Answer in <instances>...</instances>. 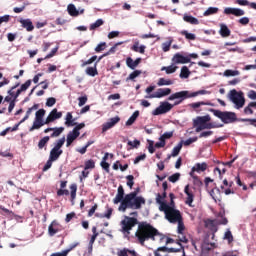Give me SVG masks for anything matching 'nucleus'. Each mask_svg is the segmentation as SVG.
I'll list each match as a JSON object with an SVG mask.
<instances>
[{"instance_id":"nucleus-43","label":"nucleus","mask_w":256,"mask_h":256,"mask_svg":"<svg viewBox=\"0 0 256 256\" xmlns=\"http://www.w3.org/2000/svg\"><path fill=\"white\" fill-rule=\"evenodd\" d=\"M169 41H166L164 43H162V51H164V53H167V51H169L171 49V44L173 43V38H169Z\"/></svg>"},{"instance_id":"nucleus-1","label":"nucleus","mask_w":256,"mask_h":256,"mask_svg":"<svg viewBox=\"0 0 256 256\" xmlns=\"http://www.w3.org/2000/svg\"><path fill=\"white\" fill-rule=\"evenodd\" d=\"M136 238L138 239L140 245H145V241H163L164 237L159 233V230L155 229L151 224L142 222L138 225V230L135 233Z\"/></svg>"},{"instance_id":"nucleus-41","label":"nucleus","mask_w":256,"mask_h":256,"mask_svg":"<svg viewBox=\"0 0 256 256\" xmlns=\"http://www.w3.org/2000/svg\"><path fill=\"white\" fill-rule=\"evenodd\" d=\"M53 133L51 134V137H59V135H61V133H63L65 131L64 127H55L52 128Z\"/></svg>"},{"instance_id":"nucleus-35","label":"nucleus","mask_w":256,"mask_h":256,"mask_svg":"<svg viewBox=\"0 0 256 256\" xmlns=\"http://www.w3.org/2000/svg\"><path fill=\"white\" fill-rule=\"evenodd\" d=\"M219 13V8L217 7H209L204 13V17H209L210 15H215Z\"/></svg>"},{"instance_id":"nucleus-49","label":"nucleus","mask_w":256,"mask_h":256,"mask_svg":"<svg viewBox=\"0 0 256 256\" xmlns=\"http://www.w3.org/2000/svg\"><path fill=\"white\" fill-rule=\"evenodd\" d=\"M49 136L43 137L39 142H38V147L39 149H43L49 143Z\"/></svg>"},{"instance_id":"nucleus-25","label":"nucleus","mask_w":256,"mask_h":256,"mask_svg":"<svg viewBox=\"0 0 256 256\" xmlns=\"http://www.w3.org/2000/svg\"><path fill=\"white\" fill-rule=\"evenodd\" d=\"M177 69H179V67L172 62L170 66H163L161 71H165L166 75H172V73H175Z\"/></svg>"},{"instance_id":"nucleus-9","label":"nucleus","mask_w":256,"mask_h":256,"mask_svg":"<svg viewBox=\"0 0 256 256\" xmlns=\"http://www.w3.org/2000/svg\"><path fill=\"white\" fill-rule=\"evenodd\" d=\"M167 95H171V88H159L153 94L145 96V99H161Z\"/></svg>"},{"instance_id":"nucleus-32","label":"nucleus","mask_w":256,"mask_h":256,"mask_svg":"<svg viewBox=\"0 0 256 256\" xmlns=\"http://www.w3.org/2000/svg\"><path fill=\"white\" fill-rule=\"evenodd\" d=\"M183 19L186 23H190V25H199V19H197L191 15L185 14Z\"/></svg>"},{"instance_id":"nucleus-33","label":"nucleus","mask_w":256,"mask_h":256,"mask_svg":"<svg viewBox=\"0 0 256 256\" xmlns=\"http://www.w3.org/2000/svg\"><path fill=\"white\" fill-rule=\"evenodd\" d=\"M189 75H191V71L187 66H183L179 75L180 79H189Z\"/></svg>"},{"instance_id":"nucleus-53","label":"nucleus","mask_w":256,"mask_h":256,"mask_svg":"<svg viewBox=\"0 0 256 256\" xmlns=\"http://www.w3.org/2000/svg\"><path fill=\"white\" fill-rule=\"evenodd\" d=\"M224 240L228 241V243H233V234L231 233V230L225 232Z\"/></svg>"},{"instance_id":"nucleus-10","label":"nucleus","mask_w":256,"mask_h":256,"mask_svg":"<svg viewBox=\"0 0 256 256\" xmlns=\"http://www.w3.org/2000/svg\"><path fill=\"white\" fill-rule=\"evenodd\" d=\"M62 231H63V226L57 220H53L51 224L48 226L49 237H55L57 233H61Z\"/></svg>"},{"instance_id":"nucleus-16","label":"nucleus","mask_w":256,"mask_h":256,"mask_svg":"<svg viewBox=\"0 0 256 256\" xmlns=\"http://www.w3.org/2000/svg\"><path fill=\"white\" fill-rule=\"evenodd\" d=\"M125 200V190L123 189V186L120 185L118 187L117 194L113 200L114 205H119V203H123Z\"/></svg>"},{"instance_id":"nucleus-29","label":"nucleus","mask_w":256,"mask_h":256,"mask_svg":"<svg viewBox=\"0 0 256 256\" xmlns=\"http://www.w3.org/2000/svg\"><path fill=\"white\" fill-rule=\"evenodd\" d=\"M67 11L71 17H79V10H77V7H75L74 4H69L67 6Z\"/></svg>"},{"instance_id":"nucleus-8","label":"nucleus","mask_w":256,"mask_h":256,"mask_svg":"<svg viewBox=\"0 0 256 256\" xmlns=\"http://www.w3.org/2000/svg\"><path fill=\"white\" fill-rule=\"evenodd\" d=\"M165 219L169 221V223H177V221H181L183 216H181V212L177 209H174V206L171 207L170 211L165 216Z\"/></svg>"},{"instance_id":"nucleus-52","label":"nucleus","mask_w":256,"mask_h":256,"mask_svg":"<svg viewBox=\"0 0 256 256\" xmlns=\"http://www.w3.org/2000/svg\"><path fill=\"white\" fill-rule=\"evenodd\" d=\"M43 117H45V109H39L38 111H36L35 113V119L41 121V119H43Z\"/></svg>"},{"instance_id":"nucleus-56","label":"nucleus","mask_w":256,"mask_h":256,"mask_svg":"<svg viewBox=\"0 0 256 256\" xmlns=\"http://www.w3.org/2000/svg\"><path fill=\"white\" fill-rule=\"evenodd\" d=\"M84 169L85 171H87L88 169H95V161L93 160L86 161Z\"/></svg>"},{"instance_id":"nucleus-28","label":"nucleus","mask_w":256,"mask_h":256,"mask_svg":"<svg viewBox=\"0 0 256 256\" xmlns=\"http://www.w3.org/2000/svg\"><path fill=\"white\" fill-rule=\"evenodd\" d=\"M219 34L221 37H229V35H231V30L226 26V24H220Z\"/></svg>"},{"instance_id":"nucleus-51","label":"nucleus","mask_w":256,"mask_h":256,"mask_svg":"<svg viewBox=\"0 0 256 256\" xmlns=\"http://www.w3.org/2000/svg\"><path fill=\"white\" fill-rule=\"evenodd\" d=\"M70 190L71 199L73 200L77 197V184H71Z\"/></svg>"},{"instance_id":"nucleus-48","label":"nucleus","mask_w":256,"mask_h":256,"mask_svg":"<svg viewBox=\"0 0 256 256\" xmlns=\"http://www.w3.org/2000/svg\"><path fill=\"white\" fill-rule=\"evenodd\" d=\"M42 124L41 120L34 119L32 127L29 129L30 132L35 131V129H41Z\"/></svg>"},{"instance_id":"nucleus-45","label":"nucleus","mask_w":256,"mask_h":256,"mask_svg":"<svg viewBox=\"0 0 256 256\" xmlns=\"http://www.w3.org/2000/svg\"><path fill=\"white\" fill-rule=\"evenodd\" d=\"M63 145H65V136H63L58 141H56V144L53 147V149H57L58 151H61V147H63Z\"/></svg>"},{"instance_id":"nucleus-47","label":"nucleus","mask_w":256,"mask_h":256,"mask_svg":"<svg viewBox=\"0 0 256 256\" xmlns=\"http://www.w3.org/2000/svg\"><path fill=\"white\" fill-rule=\"evenodd\" d=\"M210 93L211 92L207 90H198L196 92H190L192 99L193 97H199V95H209Z\"/></svg>"},{"instance_id":"nucleus-15","label":"nucleus","mask_w":256,"mask_h":256,"mask_svg":"<svg viewBox=\"0 0 256 256\" xmlns=\"http://www.w3.org/2000/svg\"><path fill=\"white\" fill-rule=\"evenodd\" d=\"M224 15H234L235 17H243L245 10L240 8L226 7L224 9Z\"/></svg>"},{"instance_id":"nucleus-64","label":"nucleus","mask_w":256,"mask_h":256,"mask_svg":"<svg viewBox=\"0 0 256 256\" xmlns=\"http://www.w3.org/2000/svg\"><path fill=\"white\" fill-rule=\"evenodd\" d=\"M69 255V250H64L62 252L53 253L51 256H66Z\"/></svg>"},{"instance_id":"nucleus-21","label":"nucleus","mask_w":256,"mask_h":256,"mask_svg":"<svg viewBox=\"0 0 256 256\" xmlns=\"http://www.w3.org/2000/svg\"><path fill=\"white\" fill-rule=\"evenodd\" d=\"M184 193L187 195L186 197V205H189V207H193V200L195 196L193 195V192L189 190V185H186L184 188Z\"/></svg>"},{"instance_id":"nucleus-27","label":"nucleus","mask_w":256,"mask_h":256,"mask_svg":"<svg viewBox=\"0 0 256 256\" xmlns=\"http://www.w3.org/2000/svg\"><path fill=\"white\" fill-rule=\"evenodd\" d=\"M132 51H135V53H145V49H147V47L145 45H140L139 46V41H136L133 46L131 47Z\"/></svg>"},{"instance_id":"nucleus-19","label":"nucleus","mask_w":256,"mask_h":256,"mask_svg":"<svg viewBox=\"0 0 256 256\" xmlns=\"http://www.w3.org/2000/svg\"><path fill=\"white\" fill-rule=\"evenodd\" d=\"M19 22L21 23V26L23 27V29H26V31H28V32H31V31H33V29H35L33 22L29 18H27V19L21 18L19 20Z\"/></svg>"},{"instance_id":"nucleus-55","label":"nucleus","mask_w":256,"mask_h":256,"mask_svg":"<svg viewBox=\"0 0 256 256\" xmlns=\"http://www.w3.org/2000/svg\"><path fill=\"white\" fill-rule=\"evenodd\" d=\"M245 115H253V104L250 102L245 108H244Z\"/></svg>"},{"instance_id":"nucleus-30","label":"nucleus","mask_w":256,"mask_h":256,"mask_svg":"<svg viewBox=\"0 0 256 256\" xmlns=\"http://www.w3.org/2000/svg\"><path fill=\"white\" fill-rule=\"evenodd\" d=\"M139 117V110H136L126 121V127H131L135 121H137V118Z\"/></svg>"},{"instance_id":"nucleus-11","label":"nucleus","mask_w":256,"mask_h":256,"mask_svg":"<svg viewBox=\"0 0 256 256\" xmlns=\"http://www.w3.org/2000/svg\"><path fill=\"white\" fill-rule=\"evenodd\" d=\"M172 63H174V65H185V63H191V58L181 53H176L172 57Z\"/></svg>"},{"instance_id":"nucleus-13","label":"nucleus","mask_w":256,"mask_h":256,"mask_svg":"<svg viewBox=\"0 0 256 256\" xmlns=\"http://www.w3.org/2000/svg\"><path fill=\"white\" fill-rule=\"evenodd\" d=\"M210 237H211V239H214L215 233L206 234L204 241L202 243V248L205 249L206 251H211V249H213V247H215V240L209 241Z\"/></svg>"},{"instance_id":"nucleus-50","label":"nucleus","mask_w":256,"mask_h":256,"mask_svg":"<svg viewBox=\"0 0 256 256\" xmlns=\"http://www.w3.org/2000/svg\"><path fill=\"white\" fill-rule=\"evenodd\" d=\"M181 174L180 173H175L171 176L168 177V181H170V183H177V181L180 179Z\"/></svg>"},{"instance_id":"nucleus-17","label":"nucleus","mask_w":256,"mask_h":256,"mask_svg":"<svg viewBox=\"0 0 256 256\" xmlns=\"http://www.w3.org/2000/svg\"><path fill=\"white\" fill-rule=\"evenodd\" d=\"M159 197H161V194H158L156 197V203H158L159 206V211H162L165 214V217L169 213L170 209L173 207L172 205H168L167 203L159 200Z\"/></svg>"},{"instance_id":"nucleus-3","label":"nucleus","mask_w":256,"mask_h":256,"mask_svg":"<svg viewBox=\"0 0 256 256\" xmlns=\"http://www.w3.org/2000/svg\"><path fill=\"white\" fill-rule=\"evenodd\" d=\"M209 111L210 113H213L214 117L220 119V121L225 125H231V123H237V121H239L235 112L221 111L213 108H210Z\"/></svg>"},{"instance_id":"nucleus-44","label":"nucleus","mask_w":256,"mask_h":256,"mask_svg":"<svg viewBox=\"0 0 256 256\" xmlns=\"http://www.w3.org/2000/svg\"><path fill=\"white\" fill-rule=\"evenodd\" d=\"M240 75L239 70H226L224 72V77H237Z\"/></svg>"},{"instance_id":"nucleus-62","label":"nucleus","mask_w":256,"mask_h":256,"mask_svg":"<svg viewBox=\"0 0 256 256\" xmlns=\"http://www.w3.org/2000/svg\"><path fill=\"white\" fill-rule=\"evenodd\" d=\"M248 99H251L252 101H256V91L250 90L247 94Z\"/></svg>"},{"instance_id":"nucleus-40","label":"nucleus","mask_w":256,"mask_h":256,"mask_svg":"<svg viewBox=\"0 0 256 256\" xmlns=\"http://www.w3.org/2000/svg\"><path fill=\"white\" fill-rule=\"evenodd\" d=\"M203 105H210L211 107H213L212 103H207V102H203V101L191 103V104H189V107H191L192 109H199V107H201Z\"/></svg>"},{"instance_id":"nucleus-2","label":"nucleus","mask_w":256,"mask_h":256,"mask_svg":"<svg viewBox=\"0 0 256 256\" xmlns=\"http://www.w3.org/2000/svg\"><path fill=\"white\" fill-rule=\"evenodd\" d=\"M146 201L143 196H137V191L131 192L124 197V200L120 203L118 211L125 213L127 209H141L145 205Z\"/></svg>"},{"instance_id":"nucleus-58","label":"nucleus","mask_w":256,"mask_h":256,"mask_svg":"<svg viewBox=\"0 0 256 256\" xmlns=\"http://www.w3.org/2000/svg\"><path fill=\"white\" fill-rule=\"evenodd\" d=\"M127 179V185L130 187V189H133V185H135L134 179L135 177L133 175L126 176Z\"/></svg>"},{"instance_id":"nucleus-6","label":"nucleus","mask_w":256,"mask_h":256,"mask_svg":"<svg viewBox=\"0 0 256 256\" xmlns=\"http://www.w3.org/2000/svg\"><path fill=\"white\" fill-rule=\"evenodd\" d=\"M137 223H139L137 221V218L126 216L125 219L121 221L122 233L129 234V231H131L133 229V227H135V225H137Z\"/></svg>"},{"instance_id":"nucleus-63","label":"nucleus","mask_w":256,"mask_h":256,"mask_svg":"<svg viewBox=\"0 0 256 256\" xmlns=\"http://www.w3.org/2000/svg\"><path fill=\"white\" fill-rule=\"evenodd\" d=\"M173 137V132H165L160 136L164 141H167V139H171Z\"/></svg>"},{"instance_id":"nucleus-14","label":"nucleus","mask_w":256,"mask_h":256,"mask_svg":"<svg viewBox=\"0 0 256 256\" xmlns=\"http://www.w3.org/2000/svg\"><path fill=\"white\" fill-rule=\"evenodd\" d=\"M179 248H168L166 246H162L159 247L156 251H158V253H181L182 251V256H185V250L183 249V246L181 245V243H178Z\"/></svg>"},{"instance_id":"nucleus-57","label":"nucleus","mask_w":256,"mask_h":256,"mask_svg":"<svg viewBox=\"0 0 256 256\" xmlns=\"http://www.w3.org/2000/svg\"><path fill=\"white\" fill-rule=\"evenodd\" d=\"M107 47V43L101 42L98 44L95 48L96 53H101V51H105V48Z\"/></svg>"},{"instance_id":"nucleus-61","label":"nucleus","mask_w":256,"mask_h":256,"mask_svg":"<svg viewBox=\"0 0 256 256\" xmlns=\"http://www.w3.org/2000/svg\"><path fill=\"white\" fill-rule=\"evenodd\" d=\"M128 145L130 147H133L134 149H137L139 147V145H141V141H139V140L128 141Z\"/></svg>"},{"instance_id":"nucleus-37","label":"nucleus","mask_w":256,"mask_h":256,"mask_svg":"<svg viewBox=\"0 0 256 256\" xmlns=\"http://www.w3.org/2000/svg\"><path fill=\"white\" fill-rule=\"evenodd\" d=\"M181 35H184V37L188 40V41H195V39H197V36L193 33H189V31L187 30H183L181 31Z\"/></svg>"},{"instance_id":"nucleus-20","label":"nucleus","mask_w":256,"mask_h":256,"mask_svg":"<svg viewBox=\"0 0 256 256\" xmlns=\"http://www.w3.org/2000/svg\"><path fill=\"white\" fill-rule=\"evenodd\" d=\"M211 121V116L205 115V116H198L196 119H194V127H197V125H205Z\"/></svg>"},{"instance_id":"nucleus-18","label":"nucleus","mask_w":256,"mask_h":256,"mask_svg":"<svg viewBox=\"0 0 256 256\" xmlns=\"http://www.w3.org/2000/svg\"><path fill=\"white\" fill-rule=\"evenodd\" d=\"M79 135H81V132H75V130L70 131L67 134L66 147H71V144L73 141H75V139H77V137H79Z\"/></svg>"},{"instance_id":"nucleus-22","label":"nucleus","mask_w":256,"mask_h":256,"mask_svg":"<svg viewBox=\"0 0 256 256\" xmlns=\"http://www.w3.org/2000/svg\"><path fill=\"white\" fill-rule=\"evenodd\" d=\"M141 63V58H136L133 60V58L128 57L126 59V65L129 67V69L135 70L137 67H139V64Z\"/></svg>"},{"instance_id":"nucleus-7","label":"nucleus","mask_w":256,"mask_h":256,"mask_svg":"<svg viewBox=\"0 0 256 256\" xmlns=\"http://www.w3.org/2000/svg\"><path fill=\"white\" fill-rule=\"evenodd\" d=\"M175 105L169 103L168 101L161 102L159 107H157L153 112L152 115L157 116V115H165V113H169L171 109H173Z\"/></svg>"},{"instance_id":"nucleus-38","label":"nucleus","mask_w":256,"mask_h":256,"mask_svg":"<svg viewBox=\"0 0 256 256\" xmlns=\"http://www.w3.org/2000/svg\"><path fill=\"white\" fill-rule=\"evenodd\" d=\"M213 124L209 123V124H199L196 127V133H201V131H203V129H213Z\"/></svg>"},{"instance_id":"nucleus-23","label":"nucleus","mask_w":256,"mask_h":256,"mask_svg":"<svg viewBox=\"0 0 256 256\" xmlns=\"http://www.w3.org/2000/svg\"><path fill=\"white\" fill-rule=\"evenodd\" d=\"M61 117H63V113L62 112H58L57 108H54L49 115L47 116V119L50 123H53V121L57 120V119H61Z\"/></svg>"},{"instance_id":"nucleus-31","label":"nucleus","mask_w":256,"mask_h":256,"mask_svg":"<svg viewBox=\"0 0 256 256\" xmlns=\"http://www.w3.org/2000/svg\"><path fill=\"white\" fill-rule=\"evenodd\" d=\"M192 171H196V173H201L203 171H207V163H197L193 168Z\"/></svg>"},{"instance_id":"nucleus-39","label":"nucleus","mask_w":256,"mask_h":256,"mask_svg":"<svg viewBox=\"0 0 256 256\" xmlns=\"http://www.w3.org/2000/svg\"><path fill=\"white\" fill-rule=\"evenodd\" d=\"M86 74L90 77H95V75H97V63H95L94 67H88L86 69Z\"/></svg>"},{"instance_id":"nucleus-26","label":"nucleus","mask_w":256,"mask_h":256,"mask_svg":"<svg viewBox=\"0 0 256 256\" xmlns=\"http://www.w3.org/2000/svg\"><path fill=\"white\" fill-rule=\"evenodd\" d=\"M65 125L66 127H75V125H77L75 119H73V114H71V112H67L66 114Z\"/></svg>"},{"instance_id":"nucleus-36","label":"nucleus","mask_w":256,"mask_h":256,"mask_svg":"<svg viewBox=\"0 0 256 256\" xmlns=\"http://www.w3.org/2000/svg\"><path fill=\"white\" fill-rule=\"evenodd\" d=\"M181 149H183V142L178 143L172 150L171 156L177 157L179 153H181Z\"/></svg>"},{"instance_id":"nucleus-12","label":"nucleus","mask_w":256,"mask_h":256,"mask_svg":"<svg viewBox=\"0 0 256 256\" xmlns=\"http://www.w3.org/2000/svg\"><path fill=\"white\" fill-rule=\"evenodd\" d=\"M119 121H121L119 116L110 118L106 123L102 125V133H106V131H109V129H113V127H115Z\"/></svg>"},{"instance_id":"nucleus-24","label":"nucleus","mask_w":256,"mask_h":256,"mask_svg":"<svg viewBox=\"0 0 256 256\" xmlns=\"http://www.w3.org/2000/svg\"><path fill=\"white\" fill-rule=\"evenodd\" d=\"M63 155V150H57L56 148H52L50 151L49 159L50 161H57L59 157Z\"/></svg>"},{"instance_id":"nucleus-42","label":"nucleus","mask_w":256,"mask_h":256,"mask_svg":"<svg viewBox=\"0 0 256 256\" xmlns=\"http://www.w3.org/2000/svg\"><path fill=\"white\" fill-rule=\"evenodd\" d=\"M103 19H98L94 23L90 25V31H95V29H99L101 25H103Z\"/></svg>"},{"instance_id":"nucleus-60","label":"nucleus","mask_w":256,"mask_h":256,"mask_svg":"<svg viewBox=\"0 0 256 256\" xmlns=\"http://www.w3.org/2000/svg\"><path fill=\"white\" fill-rule=\"evenodd\" d=\"M55 103H57V99L50 97L46 101V107H53V105H55Z\"/></svg>"},{"instance_id":"nucleus-4","label":"nucleus","mask_w":256,"mask_h":256,"mask_svg":"<svg viewBox=\"0 0 256 256\" xmlns=\"http://www.w3.org/2000/svg\"><path fill=\"white\" fill-rule=\"evenodd\" d=\"M229 101L233 103L234 109H243L245 107V94L243 91L232 89L227 95Z\"/></svg>"},{"instance_id":"nucleus-5","label":"nucleus","mask_w":256,"mask_h":256,"mask_svg":"<svg viewBox=\"0 0 256 256\" xmlns=\"http://www.w3.org/2000/svg\"><path fill=\"white\" fill-rule=\"evenodd\" d=\"M185 99H192L191 92L187 90L179 91L176 93L171 94L168 97V101H175L174 105H181Z\"/></svg>"},{"instance_id":"nucleus-34","label":"nucleus","mask_w":256,"mask_h":256,"mask_svg":"<svg viewBox=\"0 0 256 256\" xmlns=\"http://www.w3.org/2000/svg\"><path fill=\"white\" fill-rule=\"evenodd\" d=\"M173 80L170 79H165V78H159L157 85L158 87H164V86H169V85H173Z\"/></svg>"},{"instance_id":"nucleus-54","label":"nucleus","mask_w":256,"mask_h":256,"mask_svg":"<svg viewBox=\"0 0 256 256\" xmlns=\"http://www.w3.org/2000/svg\"><path fill=\"white\" fill-rule=\"evenodd\" d=\"M176 223H178V233L179 235L183 234V231H185V224H183V218L178 220Z\"/></svg>"},{"instance_id":"nucleus-59","label":"nucleus","mask_w":256,"mask_h":256,"mask_svg":"<svg viewBox=\"0 0 256 256\" xmlns=\"http://www.w3.org/2000/svg\"><path fill=\"white\" fill-rule=\"evenodd\" d=\"M197 139V137L188 138L183 142V145H185V147H189V145H191L192 143H196Z\"/></svg>"},{"instance_id":"nucleus-46","label":"nucleus","mask_w":256,"mask_h":256,"mask_svg":"<svg viewBox=\"0 0 256 256\" xmlns=\"http://www.w3.org/2000/svg\"><path fill=\"white\" fill-rule=\"evenodd\" d=\"M141 70H134L127 78V81H133L135 79H137V77H139V75H141Z\"/></svg>"}]
</instances>
